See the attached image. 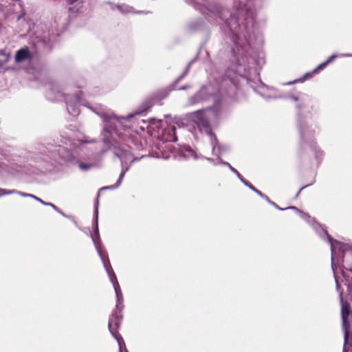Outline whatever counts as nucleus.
I'll list each match as a JSON object with an SVG mask.
<instances>
[{
	"label": "nucleus",
	"mask_w": 352,
	"mask_h": 352,
	"mask_svg": "<svg viewBox=\"0 0 352 352\" xmlns=\"http://www.w3.org/2000/svg\"><path fill=\"white\" fill-rule=\"evenodd\" d=\"M184 1L200 10L210 23L220 26L226 38L232 43V52L234 55L240 48L243 50L245 49L246 36L239 25V16L245 13V23L243 28L247 34H250L254 15L253 10L245 6L247 0H234L233 12L220 3H211L209 0Z\"/></svg>",
	"instance_id": "obj_1"
},
{
	"label": "nucleus",
	"mask_w": 352,
	"mask_h": 352,
	"mask_svg": "<svg viewBox=\"0 0 352 352\" xmlns=\"http://www.w3.org/2000/svg\"><path fill=\"white\" fill-rule=\"evenodd\" d=\"M82 104L95 112L102 119L104 124L103 143L106 148L102 151V153L107 151H111L114 155L120 160L122 170L116 184L100 188V190H114L120 186L126 172L129 169L130 166L127 165L128 162L131 164L135 159L133 157L129 146H121L118 142L113 140V135L122 139L128 137L129 131L131 127L130 123L132 120L137 116L144 114L147 111V109H139L126 116L118 117L110 109H107L103 106L94 107L85 103H82Z\"/></svg>",
	"instance_id": "obj_2"
},
{
	"label": "nucleus",
	"mask_w": 352,
	"mask_h": 352,
	"mask_svg": "<svg viewBox=\"0 0 352 352\" xmlns=\"http://www.w3.org/2000/svg\"><path fill=\"white\" fill-rule=\"evenodd\" d=\"M254 0H247V2H245V6H248V7H250L253 10L254 12V19L256 11L254 8ZM245 17V13H244L243 16L241 15L239 16V25L242 28V32H243L244 34H245L246 36L247 41L245 45L247 47L243 50L241 48H240L239 52L238 53H236L235 55L231 51L234 62L231 69L233 70V72L238 74L239 76L248 78V73L250 72L249 70L251 68V65L256 64V60L254 56L252 55V43L253 42L252 37L254 36L255 37H257L258 36L255 35L254 34V24H252V28L251 31L250 32V34H247L245 31L243 30V24L245 23V21H244ZM253 23H254V21H253Z\"/></svg>",
	"instance_id": "obj_3"
},
{
	"label": "nucleus",
	"mask_w": 352,
	"mask_h": 352,
	"mask_svg": "<svg viewBox=\"0 0 352 352\" xmlns=\"http://www.w3.org/2000/svg\"><path fill=\"white\" fill-rule=\"evenodd\" d=\"M87 140H74L60 134L57 140L49 141L45 144L44 153L50 158L57 160L58 157L65 162H73L77 160V149H81Z\"/></svg>",
	"instance_id": "obj_4"
},
{
	"label": "nucleus",
	"mask_w": 352,
	"mask_h": 352,
	"mask_svg": "<svg viewBox=\"0 0 352 352\" xmlns=\"http://www.w3.org/2000/svg\"><path fill=\"white\" fill-rule=\"evenodd\" d=\"M80 87L73 85L61 87L57 83L51 84L46 92V98L51 101H65L67 110L72 117H76L80 113L79 103L81 98Z\"/></svg>",
	"instance_id": "obj_5"
},
{
	"label": "nucleus",
	"mask_w": 352,
	"mask_h": 352,
	"mask_svg": "<svg viewBox=\"0 0 352 352\" xmlns=\"http://www.w3.org/2000/svg\"><path fill=\"white\" fill-rule=\"evenodd\" d=\"M206 110L195 111L191 114V119L196 124L199 131L209 138L212 146V154L217 156L219 160L221 156L228 150V146L219 144L216 135L212 132L209 122L205 115Z\"/></svg>",
	"instance_id": "obj_6"
},
{
	"label": "nucleus",
	"mask_w": 352,
	"mask_h": 352,
	"mask_svg": "<svg viewBox=\"0 0 352 352\" xmlns=\"http://www.w3.org/2000/svg\"><path fill=\"white\" fill-rule=\"evenodd\" d=\"M258 94L265 99L285 98L295 102V107L297 111V120L300 118H306L307 117L305 116V113L307 111H308L309 115L311 116V113L309 111H308L310 106L311 100L307 94L298 92L296 94L289 93L285 96H271L266 95L261 91H258Z\"/></svg>",
	"instance_id": "obj_7"
},
{
	"label": "nucleus",
	"mask_w": 352,
	"mask_h": 352,
	"mask_svg": "<svg viewBox=\"0 0 352 352\" xmlns=\"http://www.w3.org/2000/svg\"><path fill=\"white\" fill-rule=\"evenodd\" d=\"M298 130L299 133V145L303 148L305 146L316 142L315 135L318 129L317 124L311 119V116L298 119Z\"/></svg>",
	"instance_id": "obj_8"
},
{
	"label": "nucleus",
	"mask_w": 352,
	"mask_h": 352,
	"mask_svg": "<svg viewBox=\"0 0 352 352\" xmlns=\"http://www.w3.org/2000/svg\"><path fill=\"white\" fill-rule=\"evenodd\" d=\"M342 327L344 333V352L352 346V309L351 305L340 296Z\"/></svg>",
	"instance_id": "obj_9"
},
{
	"label": "nucleus",
	"mask_w": 352,
	"mask_h": 352,
	"mask_svg": "<svg viewBox=\"0 0 352 352\" xmlns=\"http://www.w3.org/2000/svg\"><path fill=\"white\" fill-rule=\"evenodd\" d=\"M219 89L212 83L204 85L201 88L188 98V105L194 106L212 99L214 103L217 102Z\"/></svg>",
	"instance_id": "obj_10"
},
{
	"label": "nucleus",
	"mask_w": 352,
	"mask_h": 352,
	"mask_svg": "<svg viewBox=\"0 0 352 352\" xmlns=\"http://www.w3.org/2000/svg\"><path fill=\"white\" fill-rule=\"evenodd\" d=\"M311 227L315 230L316 234L323 240H327L331 246V267L332 270H334V263L333 259L336 255V245H340V241L333 239L327 232V231L324 229L320 224L316 222L315 220L311 221Z\"/></svg>",
	"instance_id": "obj_11"
},
{
	"label": "nucleus",
	"mask_w": 352,
	"mask_h": 352,
	"mask_svg": "<svg viewBox=\"0 0 352 352\" xmlns=\"http://www.w3.org/2000/svg\"><path fill=\"white\" fill-rule=\"evenodd\" d=\"M98 201H97L94 207V234H91L92 241L95 245L96 251L99 256H101L102 253L100 250V239L98 230Z\"/></svg>",
	"instance_id": "obj_12"
},
{
	"label": "nucleus",
	"mask_w": 352,
	"mask_h": 352,
	"mask_svg": "<svg viewBox=\"0 0 352 352\" xmlns=\"http://www.w3.org/2000/svg\"><path fill=\"white\" fill-rule=\"evenodd\" d=\"M340 245H336V250L343 254L342 261L346 270L352 272V246L349 244L340 242Z\"/></svg>",
	"instance_id": "obj_13"
},
{
	"label": "nucleus",
	"mask_w": 352,
	"mask_h": 352,
	"mask_svg": "<svg viewBox=\"0 0 352 352\" xmlns=\"http://www.w3.org/2000/svg\"><path fill=\"white\" fill-rule=\"evenodd\" d=\"M66 3L69 6L68 12L71 15L85 12L89 4L86 0H66Z\"/></svg>",
	"instance_id": "obj_14"
},
{
	"label": "nucleus",
	"mask_w": 352,
	"mask_h": 352,
	"mask_svg": "<svg viewBox=\"0 0 352 352\" xmlns=\"http://www.w3.org/2000/svg\"><path fill=\"white\" fill-rule=\"evenodd\" d=\"M326 67L327 64L323 62L319 64L311 72H307L301 78L294 80L292 81L285 82L283 85H291L297 82H304L308 78L311 77L312 74L318 73L320 71L324 69Z\"/></svg>",
	"instance_id": "obj_15"
},
{
	"label": "nucleus",
	"mask_w": 352,
	"mask_h": 352,
	"mask_svg": "<svg viewBox=\"0 0 352 352\" xmlns=\"http://www.w3.org/2000/svg\"><path fill=\"white\" fill-rule=\"evenodd\" d=\"M121 322V316L117 310L112 314L109 319L108 327L111 335H115L118 332Z\"/></svg>",
	"instance_id": "obj_16"
},
{
	"label": "nucleus",
	"mask_w": 352,
	"mask_h": 352,
	"mask_svg": "<svg viewBox=\"0 0 352 352\" xmlns=\"http://www.w3.org/2000/svg\"><path fill=\"white\" fill-rule=\"evenodd\" d=\"M32 59V55L28 47H24L16 52L14 60L16 63H21L24 61H30Z\"/></svg>",
	"instance_id": "obj_17"
},
{
	"label": "nucleus",
	"mask_w": 352,
	"mask_h": 352,
	"mask_svg": "<svg viewBox=\"0 0 352 352\" xmlns=\"http://www.w3.org/2000/svg\"><path fill=\"white\" fill-rule=\"evenodd\" d=\"M100 258L103 263V266L109 276L111 283H112L113 285H114V283L118 282V280L116 276L111 265L108 256H104L103 254H102V256H100Z\"/></svg>",
	"instance_id": "obj_18"
},
{
	"label": "nucleus",
	"mask_w": 352,
	"mask_h": 352,
	"mask_svg": "<svg viewBox=\"0 0 352 352\" xmlns=\"http://www.w3.org/2000/svg\"><path fill=\"white\" fill-rule=\"evenodd\" d=\"M181 153L184 156V158L188 160L192 158L193 160H199L203 159L204 156L201 155H198L195 151H194L189 146H184L182 150Z\"/></svg>",
	"instance_id": "obj_19"
},
{
	"label": "nucleus",
	"mask_w": 352,
	"mask_h": 352,
	"mask_svg": "<svg viewBox=\"0 0 352 352\" xmlns=\"http://www.w3.org/2000/svg\"><path fill=\"white\" fill-rule=\"evenodd\" d=\"M307 146H309L310 147L311 150L313 151V153L314 155L316 160L318 162H320L323 158L324 152L317 145L316 142H315L314 143L308 144Z\"/></svg>",
	"instance_id": "obj_20"
},
{
	"label": "nucleus",
	"mask_w": 352,
	"mask_h": 352,
	"mask_svg": "<svg viewBox=\"0 0 352 352\" xmlns=\"http://www.w3.org/2000/svg\"><path fill=\"white\" fill-rule=\"evenodd\" d=\"M113 288L116 294L117 297V304H116V309L117 310L119 309V306L120 304L123 302V298L121 292V289L120 288V285L118 282L114 283Z\"/></svg>",
	"instance_id": "obj_21"
},
{
	"label": "nucleus",
	"mask_w": 352,
	"mask_h": 352,
	"mask_svg": "<svg viewBox=\"0 0 352 352\" xmlns=\"http://www.w3.org/2000/svg\"><path fill=\"white\" fill-rule=\"evenodd\" d=\"M38 39V42H41L44 45L48 46L51 43L54 42L56 39L55 36L54 35H50L48 34L46 36L45 34H44L42 36H37Z\"/></svg>",
	"instance_id": "obj_22"
},
{
	"label": "nucleus",
	"mask_w": 352,
	"mask_h": 352,
	"mask_svg": "<svg viewBox=\"0 0 352 352\" xmlns=\"http://www.w3.org/2000/svg\"><path fill=\"white\" fill-rule=\"evenodd\" d=\"M287 209H291L298 212L300 214V217L307 222H308L310 225H311V221L314 220V219H311L310 216L308 214L300 210L296 206H289L287 208Z\"/></svg>",
	"instance_id": "obj_23"
},
{
	"label": "nucleus",
	"mask_w": 352,
	"mask_h": 352,
	"mask_svg": "<svg viewBox=\"0 0 352 352\" xmlns=\"http://www.w3.org/2000/svg\"><path fill=\"white\" fill-rule=\"evenodd\" d=\"M219 162L221 163V164L223 165V166H226L227 167H228V168L234 173L236 175V176L239 178V179L240 180L243 177L242 175L239 173V172L236 169L234 168V167H232L231 166V164L227 162H225L223 161L221 158H219Z\"/></svg>",
	"instance_id": "obj_24"
},
{
	"label": "nucleus",
	"mask_w": 352,
	"mask_h": 352,
	"mask_svg": "<svg viewBox=\"0 0 352 352\" xmlns=\"http://www.w3.org/2000/svg\"><path fill=\"white\" fill-rule=\"evenodd\" d=\"M166 133L170 134L171 136L168 138H166V141L170 142H176L177 140V138L175 135V126H171L166 129Z\"/></svg>",
	"instance_id": "obj_25"
},
{
	"label": "nucleus",
	"mask_w": 352,
	"mask_h": 352,
	"mask_svg": "<svg viewBox=\"0 0 352 352\" xmlns=\"http://www.w3.org/2000/svg\"><path fill=\"white\" fill-rule=\"evenodd\" d=\"M118 8L120 12L123 13H129L132 12L133 11V8L131 6L126 4L118 6Z\"/></svg>",
	"instance_id": "obj_26"
},
{
	"label": "nucleus",
	"mask_w": 352,
	"mask_h": 352,
	"mask_svg": "<svg viewBox=\"0 0 352 352\" xmlns=\"http://www.w3.org/2000/svg\"><path fill=\"white\" fill-rule=\"evenodd\" d=\"M112 336L117 340L118 344L120 348V352H122V344H124V340L122 336L117 332L115 335H112Z\"/></svg>",
	"instance_id": "obj_27"
},
{
	"label": "nucleus",
	"mask_w": 352,
	"mask_h": 352,
	"mask_svg": "<svg viewBox=\"0 0 352 352\" xmlns=\"http://www.w3.org/2000/svg\"><path fill=\"white\" fill-rule=\"evenodd\" d=\"M16 192H18L17 190H6L3 188H0V197L3 195L16 194Z\"/></svg>",
	"instance_id": "obj_28"
},
{
	"label": "nucleus",
	"mask_w": 352,
	"mask_h": 352,
	"mask_svg": "<svg viewBox=\"0 0 352 352\" xmlns=\"http://www.w3.org/2000/svg\"><path fill=\"white\" fill-rule=\"evenodd\" d=\"M34 199L36 200L37 201L40 202L41 204L44 205V206H50L52 207L54 210H58V207L54 205V204L52 203H50V202H45L43 200H42L41 199H40L39 197H34Z\"/></svg>",
	"instance_id": "obj_29"
},
{
	"label": "nucleus",
	"mask_w": 352,
	"mask_h": 352,
	"mask_svg": "<svg viewBox=\"0 0 352 352\" xmlns=\"http://www.w3.org/2000/svg\"><path fill=\"white\" fill-rule=\"evenodd\" d=\"M78 166L81 170H87L93 166L92 164L78 162Z\"/></svg>",
	"instance_id": "obj_30"
},
{
	"label": "nucleus",
	"mask_w": 352,
	"mask_h": 352,
	"mask_svg": "<svg viewBox=\"0 0 352 352\" xmlns=\"http://www.w3.org/2000/svg\"><path fill=\"white\" fill-rule=\"evenodd\" d=\"M189 72V65H187L184 72L175 80V85L178 83L182 78H184Z\"/></svg>",
	"instance_id": "obj_31"
},
{
	"label": "nucleus",
	"mask_w": 352,
	"mask_h": 352,
	"mask_svg": "<svg viewBox=\"0 0 352 352\" xmlns=\"http://www.w3.org/2000/svg\"><path fill=\"white\" fill-rule=\"evenodd\" d=\"M240 181L245 185L247 187H248L250 190H252V191H254L256 188L252 184H250L248 181H247L246 179H245L243 177H242Z\"/></svg>",
	"instance_id": "obj_32"
},
{
	"label": "nucleus",
	"mask_w": 352,
	"mask_h": 352,
	"mask_svg": "<svg viewBox=\"0 0 352 352\" xmlns=\"http://www.w3.org/2000/svg\"><path fill=\"white\" fill-rule=\"evenodd\" d=\"M265 200L268 203L270 204V205L273 206L274 208H276V209L279 210H286V208H282L280 207H279L276 204H275L274 202H273L272 201H271L269 197L267 196V199H265Z\"/></svg>",
	"instance_id": "obj_33"
},
{
	"label": "nucleus",
	"mask_w": 352,
	"mask_h": 352,
	"mask_svg": "<svg viewBox=\"0 0 352 352\" xmlns=\"http://www.w3.org/2000/svg\"><path fill=\"white\" fill-rule=\"evenodd\" d=\"M203 159H206L207 161H208L209 162L212 163L214 166H217L218 164H221V163L219 162L218 158L217 160H214V159L210 158V157H204Z\"/></svg>",
	"instance_id": "obj_34"
},
{
	"label": "nucleus",
	"mask_w": 352,
	"mask_h": 352,
	"mask_svg": "<svg viewBox=\"0 0 352 352\" xmlns=\"http://www.w3.org/2000/svg\"><path fill=\"white\" fill-rule=\"evenodd\" d=\"M16 194L20 195L21 196L24 197H31L34 199V197H36V196H35L34 195L26 193V192H21L19 190H18V192H16Z\"/></svg>",
	"instance_id": "obj_35"
},
{
	"label": "nucleus",
	"mask_w": 352,
	"mask_h": 352,
	"mask_svg": "<svg viewBox=\"0 0 352 352\" xmlns=\"http://www.w3.org/2000/svg\"><path fill=\"white\" fill-rule=\"evenodd\" d=\"M338 57V55L336 54H332L331 56H329L324 63L327 64H329L331 62H332L336 58Z\"/></svg>",
	"instance_id": "obj_36"
},
{
	"label": "nucleus",
	"mask_w": 352,
	"mask_h": 352,
	"mask_svg": "<svg viewBox=\"0 0 352 352\" xmlns=\"http://www.w3.org/2000/svg\"><path fill=\"white\" fill-rule=\"evenodd\" d=\"M254 192H256L262 199H267V196L265 195H264L261 191L258 190V189L256 188Z\"/></svg>",
	"instance_id": "obj_37"
},
{
	"label": "nucleus",
	"mask_w": 352,
	"mask_h": 352,
	"mask_svg": "<svg viewBox=\"0 0 352 352\" xmlns=\"http://www.w3.org/2000/svg\"><path fill=\"white\" fill-rule=\"evenodd\" d=\"M55 211H56L58 213L60 214L61 215H63V217H66V218H68V219H73L71 216H69L67 214H66L65 213H64L60 209H59L58 208V210H54Z\"/></svg>",
	"instance_id": "obj_38"
},
{
	"label": "nucleus",
	"mask_w": 352,
	"mask_h": 352,
	"mask_svg": "<svg viewBox=\"0 0 352 352\" xmlns=\"http://www.w3.org/2000/svg\"><path fill=\"white\" fill-rule=\"evenodd\" d=\"M314 182V181L312 183L309 184H307V185H305V186H303L302 187H301L300 188V190L298 191V192L296 193V197H297L300 195V193L302 190H303L304 188H307V186L311 185Z\"/></svg>",
	"instance_id": "obj_39"
},
{
	"label": "nucleus",
	"mask_w": 352,
	"mask_h": 352,
	"mask_svg": "<svg viewBox=\"0 0 352 352\" xmlns=\"http://www.w3.org/2000/svg\"><path fill=\"white\" fill-rule=\"evenodd\" d=\"M190 87H191L190 85H186L180 87L178 89L179 90H186V89L190 88Z\"/></svg>",
	"instance_id": "obj_40"
},
{
	"label": "nucleus",
	"mask_w": 352,
	"mask_h": 352,
	"mask_svg": "<svg viewBox=\"0 0 352 352\" xmlns=\"http://www.w3.org/2000/svg\"><path fill=\"white\" fill-rule=\"evenodd\" d=\"M189 28H190V29L191 30H196L198 28L197 27H194V24L193 23L190 24Z\"/></svg>",
	"instance_id": "obj_41"
},
{
	"label": "nucleus",
	"mask_w": 352,
	"mask_h": 352,
	"mask_svg": "<svg viewBox=\"0 0 352 352\" xmlns=\"http://www.w3.org/2000/svg\"><path fill=\"white\" fill-rule=\"evenodd\" d=\"M340 56L352 57V54H341Z\"/></svg>",
	"instance_id": "obj_42"
},
{
	"label": "nucleus",
	"mask_w": 352,
	"mask_h": 352,
	"mask_svg": "<svg viewBox=\"0 0 352 352\" xmlns=\"http://www.w3.org/2000/svg\"><path fill=\"white\" fill-rule=\"evenodd\" d=\"M137 122H138V124H140V122L145 123V124L146 123V121L145 120H144V119H141V120L138 119Z\"/></svg>",
	"instance_id": "obj_43"
},
{
	"label": "nucleus",
	"mask_w": 352,
	"mask_h": 352,
	"mask_svg": "<svg viewBox=\"0 0 352 352\" xmlns=\"http://www.w3.org/2000/svg\"><path fill=\"white\" fill-rule=\"evenodd\" d=\"M195 60H196V58H195L194 59H192V60H190L188 63V65H189V68L190 67L191 65L195 61Z\"/></svg>",
	"instance_id": "obj_44"
},
{
	"label": "nucleus",
	"mask_w": 352,
	"mask_h": 352,
	"mask_svg": "<svg viewBox=\"0 0 352 352\" xmlns=\"http://www.w3.org/2000/svg\"><path fill=\"white\" fill-rule=\"evenodd\" d=\"M195 60H196V58H195L194 59H192V60H190L188 63V65H189V68L190 67L191 65L195 61Z\"/></svg>",
	"instance_id": "obj_45"
},
{
	"label": "nucleus",
	"mask_w": 352,
	"mask_h": 352,
	"mask_svg": "<svg viewBox=\"0 0 352 352\" xmlns=\"http://www.w3.org/2000/svg\"><path fill=\"white\" fill-rule=\"evenodd\" d=\"M342 352H344V351ZM346 352H352V346L347 347Z\"/></svg>",
	"instance_id": "obj_46"
},
{
	"label": "nucleus",
	"mask_w": 352,
	"mask_h": 352,
	"mask_svg": "<svg viewBox=\"0 0 352 352\" xmlns=\"http://www.w3.org/2000/svg\"><path fill=\"white\" fill-rule=\"evenodd\" d=\"M165 92H166V93H165V94L164 95V97H166V96H168V93H169V91H167V90H166V91H165Z\"/></svg>",
	"instance_id": "obj_47"
},
{
	"label": "nucleus",
	"mask_w": 352,
	"mask_h": 352,
	"mask_svg": "<svg viewBox=\"0 0 352 352\" xmlns=\"http://www.w3.org/2000/svg\"><path fill=\"white\" fill-rule=\"evenodd\" d=\"M155 119L152 118V119H151V120H150V121H149V122H150V123H152V124H153V123H154V122H155Z\"/></svg>",
	"instance_id": "obj_48"
},
{
	"label": "nucleus",
	"mask_w": 352,
	"mask_h": 352,
	"mask_svg": "<svg viewBox=\"0 0 352 352\" xmlns=\"http://www.w3.org/2000/svg\"><path fill=\"white\" fill-rule=\"evenodd\" d=\"M3 63L0 61V67H1L3 66Z\"/></svg>",
	"instance_id": "obj_49"
},
{
	"label": "nucleus",
	"mask_w": 352,
	"mask_h": 352,
	"mask_svg": "<svg viewBox=\"0 0 352 352\" xmlns=\"http://www.w3.org/2000/svg\"><path fill=\"white\" fill-rule=\"evenodd\" d=\"M336 285H337V288H338L339 285H338V282H337V281H336Z\"/></svg>",
	"instance_id": "obj_50"
},
{
	"label": "nucleus",
	"mask_w": 352,
	"mask_h": 352,
	"mask_svg": "<svg viewBox=\"0 0 352 352\" xmlns=\"http://www.w3.org/2000/svg\"><path fill=\"white\" fill-rule=\"evenodd\" d=\"M226 75H228V76H230V75L228 74V71H226Z\"/></svg>",
	"instance_id": "obj_51"
},
{
	"label": "nucleus",
	"mask_w": 352,
	"mask_h": 352,
	"mask_svg": "<svg viewBox=\"0 0 352 352\" xmlns=\"http://www.w3.org/2000/svg\"><path fill=\"white\" fill-rule=\"evenodd\" d=\"M126 352H127V351H126Z\"/></svg>",
	"instance_id": "obj_52"
}]
</instances>
